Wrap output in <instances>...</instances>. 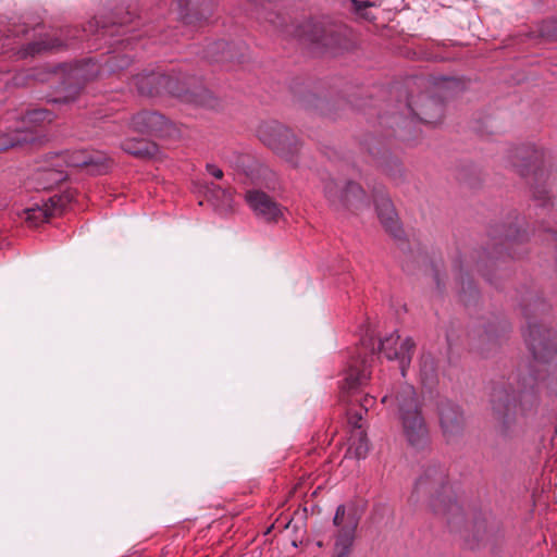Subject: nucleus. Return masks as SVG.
I'll use <instances>...</instances> for the list:
<instances>
[{"label": "nucleus", "mask_w": 557, "mask_h": 557, "mask_svg": "<svg viewBox=\"0 0 557 557\" xmlns=\"http://www.w3.org/2000/svg\"><path fill=\"white\" fill-rule=\"evenodd\" d=\"M376 352L374 337L366 335L360 341V346L349 358L344 370V377L339 385L341 399L348 405H355L368 412L375 403L371 395L359 396L360 389L371 377V368Z\"/></svg>", "instance_id": "1"}, {"label": "nucleus", "mask_w": 557, "mask_h": 557, "mask_svg": "<svg viewBox=\"0 0 557 557\" xmlns=\"http://www.w3.org/2000/svg\"><path fill=\"white\" fill-rule=\"evenodd\" d=\"M137 90L143 96H158L169 94L184 102L199 107L214 108L216 99L202 86L193 89L186 88V77L168 75L163 73L140 74L135 78Z\"/></svg>", "instance_id": "2"}, {"label": "nucleus", "mask_w": 557, "mask_h": 557, "mask_svg": "<svg viewBox=\"0 0 557 557\" xmlns=\"http://www.w3.org/2000/svg\"><path fill=\"white\" fill-rule=\"evenodd\" d=\"M542 370L536 364L530 366L528 376L519 379L518 388H508L505 383L496 384L491 393V404L504 432L508 431L516 421L518 400L531 396L532 403L537 401V389Z\"/></svg>", "instance_id": "3"}, {"label": "nucleus", "mask_w": 557, "mask_h": 557, "mask_svg": "<svg viewBox=\"0 0 557 557\" xmlns=\"http://www.w3.org/2000/svg\"><path fill=\"white\" fill-rule=\"evenodd\" d=\"M393 399L407 444L416 450L425 449L430 445V431L414 387L401 386Z\"/></svg>", "instance_id": "4"}, {"label": "nucleus", "mask_w": 557, "mask_h": 557, "mask_svg": "<svg viewBox=\"0 0 557 557\" xmlns=\"http://www.w3.org/2000/svg\"><path fill=\"white\" fill-rule=\"evenodd\" d=\"M449 490L446 470L440 466L425 469L414 485L418 495H428L432 498V507L435 512L459 513L461 509L457 502L451 499Z\"/></svg>", "instance_id": "5"}, {"label": "nucleus", "mask_w": 557, "mask_h": 557, "mask_svg": "<svg viewBox=\"0 0 557 557\" xmlns=\"http://www.w3.org/2000/svg\"><path fill=\"white\" fill-rule=\"evenodd\" d=\"M512 164L517 172L529 180L534 187V197L546 202L549 199L546 186L548 171L544 168L543 152L534 147H521L515 151Z\"/></svg>", "instance_id": "6"}, {"label": "nucleus", "mask_w": 557, "mask_h": 557, "mask_svg": "<svg viewBox=\"0 0 557 557\" xmlns=\"http://www.w3.org/2000/svg\"><path fill=\"white\" fill-rule=\"evenodd\" d=\"M259 139L293 165L297 164L296 156L299 143L294 133L277 121L263 122L257 129Z\"/></svg>", "instance_id": "7"}, {"label": "nucleus", "mask_w": 557, "mask_h": 557, "mask_svg": "<svg viewBox=\"0 0 557 557\" xmlns=\"http://www.w3.org/2000/svg\"><path fill=\"white\" fill-rule=\"evenodd\" d=\"M298 36L301 40L332 53L346 47L345 30L334 25L326 26L309 21L299 27Z\"/></svg>", "instance_id": "8"}, {"label": "nucleus", "mask_w": 557, "mask_h": 557, "mask_svg": "<svg viewBox=\"0 0 557 557\" xmlns=\"http://www.w3.org/2000/svg\"><path fill=\"white\" fill-rule=\"evenodd\" d=\"M333 523L337 528L333 557H348L355 541L359 518L355 511H346L344 505L336 508Z\"/></svg>", "instance_id": "9"}, {"label": "nucleus", "mask_w": 557, "mask_h": 557, "mask_svg": "<svg viewBox=\"0 0 557 557\" xmlns=\"http://www.w3.org/2000/svg\"><path fill=\"white\" fill-rule=\"evenodd\" d=\"M523 337L534 362L540 366L552 360L557 351L552 331L543 324L529 322V326L523 331Z\"/></svg>", "instance_id": "10"}, {"label": "nucleus", "mask_w": 557, "mask_h": 557, "mask_svg": "<svg viewBox=\"0 0 557 557\" xmlns=\"http://www.w3.org/2000/svg\"><path fill=\"white\" fill-rule=\"evenodd\" d=\"M323 190L325 197L334 206L358 210L369 205L364 190L355 182H347L342 188L337 182L330 178L324 182Z\"/></svg>", "instance_id": "11"}, {"label": "nucleus", "mask_w": 557, "mask_h": 557, "mask_svg": "<svg viewBox=\"0 0 557 557\" xmlns=\"http://www.w3.org/2000/svg\"><path fill=\"white\" fill-rule=\"evenodd\" d=\"M55 165L65 168H87L92 174H102L108 170V158L96 151L74 150L53 154Z\"/></svg>", "instance_id": "12"}, {"label": "nucleus", "mask_w": 557, "mask_h": 557, "mask_svg": "<svg viewBox=\"0 0 557 557\" xmlns=\"http://www.w3.org/2000/svg\"><path fill=\"white\" fill-rule=\"evenodd\" d=\"M414 347L416 345L410 337L401 341L399 334L395 331L380 341L377 350L386 359L398 361L401 375L405 376L406 370L411 362Z\"/></svg>", "instance_id": "13"}, {"label": "nucleus", "mask_w": 557, "mask_h": 557, "mask_svg": "<svg viewBox=\"0 0 557 557\" xmlns=\"http://www.w3.org/2000/svg\"><path fill=\"white\" fill-rule=\"evenodd\" d=\"M440 426L447 443L457 442L465 432L466 419L460 407L450 400H442L437 407Z\"/></svg>", "instance_id": "14"}, {"label": "nucleus", "mask_w": 557, "mask_h": 557, "mask_svg": "<svg viewBox=\"0 0 557 557\" xmlns=\"http://www.w3.org/2000/svg\"><path fill=\"white\" fill-rule=\"evenodd\" d=\"M245 200L258 218L269 223H276L283 216L282 206L260 189L247 190Z\"/></svg>", "instance_id": "15"}, {"label": "nucleus", "mask_w": 557, "mask_h": 557, "mask_svg": "<svg viewBox=\"0 0 557 557\" xmlns=\"http://www.w3.org/2000/svg\"><path fill=\"white\" fill-rule=\"evenodd\" d=\"M129 127L139 134L163 137L171 134L172 125L158 112L141 111L132 116Z\"/></svg>", "instance_id": "16"}, {"label": "nucleus", "mask_w": 557, "mask_h": 557, "mask_svg": "<svg viewBox=\"0 0 557 557\" xmlns=\"http://www.w3.org/2000/svg\"><path fill=\"white\" fill-rule=\"evenodd\" d=\"M408 106L417 117L428 124L438 123L444 115V103L438 97H422L417 107H412L410 102Z\"/></svg>", "instance_id": "17"}, {"label": "nucleus", "mask_w": 557, "mask_h": 557, "mask_svg": "<svg viewBox=\"0 0 557 557\" xmlns=\"http://www.w3.org/2000/svg\"><path fill=\"white\" fill-rule=\"evenodd\" d=\"M62 198L59 196L50 197L41 205H35L24 210V218L32 226H38L47 222L58 210L61 209Z\"/></svg>", "instance_id": "18"}, {"label": "nucleus", "mask_w": 557, "mask_h": 557, "mask_svg": "<svg viewBox=\"0 0 557 557\" xmlns=\"http://www.w3.org/2000/svg\"><path fill=\"white\" fill-rule=\"evenodd\" d=\"M67 178L66 170L61 165H55L53 156L49 157V164L36 172L38 188L51 189Z\"/></svg>", "instance_id": "19"}, {"label": "nucleus", "mask_w": 557, "mask_h": 557, "mask_svg": "<svg viewBox=\"0 0 557 557\" xmlns=\"http://www.w3.org/2000/svg\"><path fill=\"white\" fill-rule=\"evenodd\" d=\"M377 216L386 230L393 236L398 237L400 233L399 222L394 206L389 198L381 196L375 199Z\"/></svg>", "instance_id": "20"}, {"label": "nucleus", "mask_w": 557, "mask_h": 557, "mask_svg": "<svg viewBox=\"0 0 557 557\" xmlns=\"http://www.w3.org/2000/svg\"><path fill=\"white\" fill-rule=\"evenodd\" d=\"M63 46H69V42H63L59 38L42 39L29 42L25 47L20 48L17 50V54L20 55V58L34 57L45 51L59 49Z\"/></svg>", "instance_id": "21"}, {"label": "nucleus", "mask_w": 557, "mask_h": 557, "mask_svg": "<svg viewBox=\"0 0 557 557\" xmlns=\"http://www.w3.org/2000/svg\"><path fill=\"white\" fill-rule=\"evenodd\" d=\"M35 139L36 136L33 131L18 128L0 137V150L33 143Z\"/></svg>", "instance_id": "22"}, {"label": "nucleus", "mask_w": 557, "mask_h": 557, "mask_svg": "<svg viewBox=\"0 0 557 557\" xmlns=\"http://www.w3.org/2000/svg\"><path fill=\"white\" fill-rule=\"evenodd\" d=\"M122 149L135 157H152L157 152V146L144 139H125L121 144Z\"/></svg>", "instance_id": "23"}, {"label": "nucleus", "mask_w": 557, "mask_h": 557, "mask_svg": "<svg viewBox=\"0 0 557 557\" xmlns=\"http://www.w3.org/2000/svg\"><path fill=\"white\" fill-rule=\"evenodd\" d=\"M369 451V441L363 430L352 431L348 453L357 459H364Z\"/></svg>", "instance_id": "24"}, {"label": "nucleus", "mask_w": 557, "mask_h": 557, "mask_svg": "<svg viewBox=\"0 0 557 557\" xmlns=\"http://www.w3.org/2000/svg\"><path fill=\"white\" fill-rule=\"evenodd\" d=\"M205 57L211 62L232 61V47L224 40L215 41L208 47Z\"/></svg>", "instance_id": "25"}, {"label": "nucleus", "mask_w": 557, "mask_h": 557, "mask_svg": "<svg viewBox=\"0 0 557 557\" xmlns=\"http://www.w3.org/2000/svg\"><path fill=\"white\" fill-rule=\"evenodd\" d=\"M103 69L92 60L84 61L71 69L70 75L84 82L96 78Z\"/></svg>", "instance_id": "26"}, {"label": "nucleus", "mask_w": 557, "mask_h": 557, "mask_svg": "<svg viewBox=\"0 0 557 557\" xmlns=\"http://www.w3.org/2000/svg\"><path fill=\"white\" fill-rule=\"evenodd\" d=\"M55 115L47 109H34L26 112L23 121L28 123H50L54 120Z\"/></svg>", "instance_id": "27"}, {"label": "nucleus", "mask_w": 557, "mask_h": 557, "mask_svg": "<svg viewBox=\"0 0 557 557\" xmlns=\"http://www.w3.org/2000/svg\"><path fill=\"white\" fill-rule=\"evenodd\" d=\"M27 33V28L26 26L23 24V25H14L12 28H10L8 30V34H5L3 36V38H0V46L2 49H5V50H13L15 49V44H17L15 40L13 42H11V38H16L18 37L21 34H26Z\"/></svg>", "instance_id": "28"}, {"label": "nucleus", "mask_w": 557, "mask_h": 557, "mask_svg": "<svg viewBox=\"0 0 557 557\" xmlns=\"http://www.w3.org/2000/svg\"><path fill=\"white\" fill-rule=\"evenodd\" d=\"M350 407L347 410L348 414V422L352 426V431L362 430V419L363 416L367 413L362 409L358 408L355 405H349Z\"/></svg>", "instance_id": "29"}, {"label": "nucleus", "mask_w": 557, "mask_h": 557, "mask_svg": "<svg viewBox=\"0 0 557 557\" xmlns=\"http://www.w3.org/2000/svg\"><path fill=\"white\" fill-rule=\"evenodd\" d=\"M420 375L424 384H432L436 377V370L432 360L424 359L420 366Z\"/></svg>", "instance_id": "30"}, {"label": "nucleus", "mask_w": 557, "mask_h": 557, "mask_svg": "<svg viewBox=\"0 0 557 557\" xmlns=\"http://www.w3.org/2000/svg\"><path fill=\"white\" fill-rule=\"evenodd\" d=\"M131 59L126 55H112L106 60L104 67H107L109 72H116L127 67Z\"/></svg>", "instance_id": "31"}, {"label": "nucleus", "mask_w": 557, "mask_h": 557, "mask_svg": "<svg viewBox=\"0 0 557 557\" xmlns=\"http://www.w3.org/2000/svg\"><path fill=\"white\" fill-rule=\"evenodd\" d=\"M540 35L546 39L557 40V18L544 21L540 26Z\"/></svg>", "instance_id": "32"}, {"label": "nucleus", "mask_w": 557, "mask_h": 557, "mask_svg": "<svg viewBox=\"0 0 557 557\" xmlns=\"http://www.w3.org/2000/svg\"><path fill=\"white\" fill-rule=\"evenodd\" d=\"M83 32L86 34L87 32L100 34L101 36H104L109 29L106 25L100 26L99 21L97 18H94L88 22L87 27L83 29Z\"/></svg>", "instance_id": "33"}, {"label": "nucleus", "mask_w": 557, "mask_h": 557, "mask_svg": "<svg viewBox=\"0 0 557 557\" xmlns=\"http://www.w3.org/2000/svg\"><path fill=\"white\" fill-rule=\"evenodd\" d=\"M206 0H177L178 7L182 9V11H189L198 8L200 4H202Z\"/></svg>", "instance_id": "34"}, {"label": "nucleus", "mask_w": 557, "mask_h": 557, "mask_svg": "<svg viewBox=\"0 0 557 557\" xmlns=\"http://www.w3.org/2000/svg\"><path fill=\"white\" fill-rule=\"evenodd\" d=\"M206 170L210 175H212L216 180H221L224 175L223 171L213 163H207Z\"/></svg>", "instance_id": "35"}, {"label": "nucleus", "mask_w": 557, "mask_h": 557, "mask_svg": "<svg viewBox=\"0 0 557 557\" xmlns=\"http://www.w3.org/2000/svg\"><path fill=\"white\" fill-rule=\"evenodd\" d=\"M236 163H235V166L238 168V169H243L245 170V163H246V160L248 159L246 156H243V154H238L236 156Z\"/></svg>", "instance_id": "36"}, {"label": "nucleus", "mask_w": 557, "mask_h": 557, "mask_svg": "<svg viewBox=\"0 0 557 557\" xmlns=\"http://www.w3.org/2000/svg\"><path fill=\"white\" fill-rule=\"evenodd\" d=\"M527 320H528V323L531 322L533 323V321L530 320V317H527ZM534 324H537L536 322H534Z\"/></svg>", "instance_id": "37"}, {"label": "nucleus", "mask_w": 557, "mask_h": 557, "mask_svg": "<svg viewBox=\"0 0 557 557\" xmlns=\"http://www.w3.org/2000/svg\"><path fill=\"white\" fill-rule=\"evenodd\" d=\"M387 399H388V397H387V396H384V397H383V399H382V401H383V403H385V401H387Z\"/></svg>", "instance_id": "38"}]
</instances>
